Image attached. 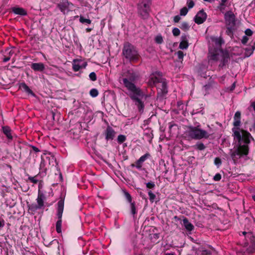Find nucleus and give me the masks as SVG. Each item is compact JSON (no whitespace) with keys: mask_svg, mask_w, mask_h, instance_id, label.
<instances>
[{"mask_svg":"<svg viewBox=\"0 0 255 255\" xmlns=\"http://www.w3.org/2000/svg\"><path fill=\"white\" fill-rule=\"evenodd\" d=\"M241 115L239 111L235 113L234 117L233 128L234 140L235 144L234 150H231V156L236 161L241 157L246 156L249 152V144L251 139H253L248 131L239 128L241 125Z\"/></svg>","mask_w":255,"mask_h":255,"instance_id":"1","label":"nucleus"},{"mask_svg":"<svg viewBox=\"0 0 255 255\" xmlns=\"http://www.w3.org/2000/svg\"><path fill=\"white\" fill-rule=\"evenodd\" d=\"M137 78V74L133 72H128L126 77L123 79V84L129 92L130 98L134 102L140 112H142L144 105L140 99L143 94L140 88L136 86L135 82Z\"/></svg>","mask_w":255,"mask_h":255,"instance_id":"2","label":"nucleus"},{"mask_svg":"<svg viewBox=\"0 0 255 255\" xmlns=\"http://www.w3.org/2000/svg\"><path fill=\"white\" fill-rule=\"evenodd\" d=\"M208 58L209 64L211 65L221 61L220 66H223L228 62L229 55L227 52H224L221 49H213L210 46L209 47Z\"/></svg>","mask_w":255,"mask_h":255,"instance_id":"3","label":"nucleus"},{"mask_svg":"<svg viewBox=\"0 0 255 255\" xmlns=\"http://www.w3.org/2000/svg\"><path fill=\"white\" fill-rule=\"evenodd\" d=\"M149 82L150 85L156 86L163 94L167 93V83L165 79L162 78L161 72L156 71L152 73L150 76Z\"/></svg>","mask_w":255,"mask_h":255,"instance_id":"4","label":"nucleus"},{"mask_svg":"<svg viewBox=\"0 0 255 255\" xmlns=\"http://www.w3.org/2000/svg\"><path fill=\"white\" fill-rule=\"evenodd\" d=\"M123 54L126 59L131 61H137L139 59V54L135 47L129 42L124 44Z\"/></svg>","mask_w":255,"mask_h":255,"instance_id":"5","label":"nucleus"},{"mask_svg":"<svg viewBox=\"0 0 255 255\" xmlns=\"http://www.w3.org/2000/svg\"><path fill=\"white\" fill-rule=\"evenodd\" d=\"M187 135L192 139L207 138L210 134L205 130L195 127H189L186 130Z\"/></svg>","mask_w":255,"mask_h":255,"instance_id":"6","label":"nucleus"},{"mask_svg":"<svg viewBox=\"0 0 255 255\" xmlns=\"http://www.w3.org/2000/svg\"><path fill=\"white\" fill-rule=\"evenodd\" d=\"M64 199H61L57 203V216L58 217V221L56 224V231L58 233H61V226H62V217L64 210Z\"/></svg>","mask_w":255,"mask_h":255,"instance_id":"7","label":"nucleus"},{"mask_svg":"<svg viewBox=\"0 0 255 255\" xmlns=\"http://www.w3.org/2000/svg\"><path fill=\"white\" fill-rule=\"evenodd\" d=\"M150 5V0H141L138 5V12L144 18L148 16Z\"/></svg>","mask_w":255,"mask_h":255,"instance_id":"8","label":"nucleus"},{"mask_svg":"<svg viewBox=\"0 0 255 255\" xmlns=\"http://www.w3.org/2000/svg\"><path fill=\"white\" fill-rule=\"evenodd\" d=\"M225 19L228 26L227 32H231L235 25V16L233 12L229 11L225 14Z\"/></svg>","mask_w":255,"mask_h":255,"instance_id":"9","label":"nucleus"},{"mask_svg":"<svg viewBox=\"0 0 255 255\" xmlns=\"http://www.w3.org/2000/svg\"><path fill=\"white\" fill-rule=\"evenodd\" d=\"M87 65V62L82 59H74L72 62V68L75 72L85 68Z\"/></svg>","mask_w":255,"mask_h":255,"instance_id":"10","label":"nucleus"},{"mask_svg":"<svg viewBox=\"0 0 255 255\" xmlns=\"http://www.w3.org/2000/svg\"><path fill=\"white\" fill-rule=\"evenodd\" d=\"M223 43L222 39L220 37H211L209 41V46L213 48V49H221V46Z\"/></svg>","mask_w":255,"mask_h":255,"instance_id":"11","label":"nucleus"},{"mask_svg":"<svg viewBox=\"0 0 255 255\" xmlns=\"http://www.w3.org/2000/svg\"><path fill=\"white\" fill-rule=\"evenodd\" d=\"M197 255H215L216 251L212 248L206 249L205 247L199 248L196 251Z\"/></svg>","mask_w":255,"mask_h":255,"instance_id":"12","label":"nucleus"},{"mask_svg":"<svg viewBox=\"0 0 255 255\" xmlns=\"http://www.w3.org/2000/svg\"><path fill=\"white\" fill-rule=\"evenodd\" d=\"M72 3L69 2L67 0H62L58 4V7L63 13H67L69 11V6Z\"/></svg>","mask_w":255,"mask_h":255,"instance_id":"13","label":"nucleus"},{"mask_svg":"<svg viewBox=\"0 0 255 255\" xmlns=\"http://www.w3.org/2000/svg\"><path fill=\"white\" fill-rule=\"evenodd\" d=\"M150 154L148 153H145L143 155L141 156L134 164L131 165L132 167H135L138 169H140L142 166L143 163L149 157Z\"/></svg>","mask_w":255,"mask_h":255,"instance_id":"14","label":"nucleus"},{"mask_svg":"<svg viewBox=\"0 0 255 255\" xmlns=\"http://www.w3.org/2000/svg\"><path fill=\"white\" fill-rule=\"evenodd\" d=\"M206 13L203 10H201L195 16L194 21L197 24H201L206 20Z\"/></svg>","mask_w":255,"mask_h":255,"instance_id":"15","label":"nucleus"},{"mask_svg":"<svg viewBox=\"0 0 255 255\" xmlns=\"http://www.w3.org/2000/svg\"><path fill=\"white\" fill-rule=\"evenodd\" d=\"M116 131L111 127L108 126L105 131L106 139L107 140H113L116 135Z\"/></svg>","mask_w":255,"mask_h":255,"instance_id":"16","label":"nucleus"},{"mask_svg":"<svg viewBox=\"0 0 255 255\" xmlns=\"http://www.w3.org/2000/svg\"><path fill=\"white\" fill-rule=\"evenodd\" d=\"M31 68L35 71L42 72L45 69V65L41 62L33 63L31 65Z\"/></svg>","mask_w":255,"mask_h":255,"instance_id":"17","label":"nucleus"},{"mask_svg":"<svg viewBox=\"0 0 255 255\" xmlns=\"http://www.w3.org/2000/svg\"><path fill=\"white\" fill-rule=\"evenodd\" d=\"M45 200L44 195L39 190L38 191V195L36 199L37 205L42 208L44 206V201Z\"/></svg>","mask_w":255,"mask_h":255,"instance_id":"18","label":"nucleus"},{"mask_svg":"<svg viewBox=\"0 0 255 255\" xmlns=\"http://www.w3.org/2000/svg\"><path fill=\"white\" fill-rule=\"evenodd\" d=\"M12 11L15 14L24 16L27 15L26 11L22 7H13L12 8Z\"/></svg>","mask_w":255,"mask_h":255,"instance_id":"19","label":"nucleus"},{"mask_svg":"<svg viewBox=\"0 0 255 255\" xmlns=\"http://www.w3.org/2000/svg\"><path fill=\"white\" fill-rule=\"evenodd\" d=\"M19 89L23 92L26 93L29 95L34 96V93L24 83L20 84L19 86Z\"/></svg>","mask_w":255,"mask_h":255,"instance_id":"20","label":"nucleus"},{"mask_svg":"<svg viewBox=\"0 0 255 255\" xmlns=\"http://www.w3.org/2000/svg\"><path fill=\"white\" fill-rule=\"evenodd\" d=\"M183 224L185 229L188 231H191L194 229V226L189 222L188 220L185 218L183 220Z\"/></svg>","mask_w":255,"mask_h":255,"instance_id":"21","label":"nucleus"},{"mask_svg":"<svg viewBox=\"0 0 255 255\" xmlns=\"http://www.w3.org/2000/svg\"><path fill=\"white\" fill-rule=\"evenodd\" d=\"M2 131L9 139H12V136L11 133V129L8 127L5 126L2 127Z\"/></svg>","mask_w":255,"mask_h":255,"instance_id":"22","label":"nucleus"},{"mask_svg":"<svg viewBox=\"0 0 255 255\" xmlns=\"http://www.w3.org/2000/svg\"><path fill=\"white\" fill-rule=\"evenodd\" d=\"M28 210L32 214H34L37 210L41 209L37 204H31L28 205Z\"/></svg>","mask_w":255,"mask_h":255,"instance_id":"23","label":"nucleus"},{"mask_svg":"<svg viewBox=\"0 0 255 255\" xmlns=\"http://www.w3.org/2000/svg\"><path fill=\"white\" fill-rule=\"evenodd\" d=\"M182 41L179 44V48L181 49H187L188 47V43L186 40V36H182Z\"/></svg>","mask_w":255,"mask_h":255,"instance_id":"24","label":"nucleus"},{"mask_svg":"<svg viewBox=\"0 0 255 255\" xmlns=\"http://www.w3.org/2000/svg\"><path fill=\"white\" fill-rule=\"evenodd\" d=\"M246 252L248 254L255 252V241H253L252 245L246 249Z\"/></svg>","mask_w":255,"mask_h":255,"instance_id":"25","label":"nucleus"},{"mask_svg":"<svg viewBox=\"0 0 255 255\" xmlns=\"http://www.w3.org/2000/svg\"><path fill=\"white\" fill-rule=\"evenodd\" d=\"M255 49V43L252 46H251V47L250 48H247L246 49V55L249 57L251 55H252Z\"/></svg>","mask_w":255,"mask_h":255,"instance_id":"26","label":"nucleus"},{"mask_svg":"<svg viewBox=\"0 0 255 255\" xmlns=\"http://www.w3.org/2000/svg\"><path fill=\"white\" fill-rule=\"evenodd\" d=\"M79 21L82 23H86L90 24L91 23V20L90 19L85 18L82 16H80Z\"/></svg>","mask_w":255,"mask_h":255,"instance_id":"27","label":"nucleus"},{"mask_svg":"<svg viewBox=\"0 0 255 255\" xmlns=\"http://www.w3.org/2000/svg\"><path fill=\"white\" fill-rule=\"evenodd\" d=\"M180 28L181 29L186 31L189 29V25L186 22H183L181 24Z\"/></svg>","mask_w":255,"mask_h":255,"instance_id":"28","label":"nucleus"},{"mask_svg":"<svg viewBox=\"0 0 255 255\" xmlns=\"http://www.w3.org/2000/svg\"><path fill=\"white\" fill-rule=\"evenodd\" d=\"M126 140V136L123 134H120L118 136L117 140L119 143H122Z\"/></svg>","mask_w":255,"mask_h":255,"instance_id":"29","label":"nucleus"},{"mask_svg":"<svg viewBox=\"0 0 255 255\" xmlns=\"http://www.w3.org/2000/svg\"><path fill=\"white\" fill-rule=\"evenodd\" d=\"M99 92L96 89H92L90 91V95L92 97H96L98 95Z\"/></svg>","mask_w":255,"mask_h":255,"instance_id":"30","label":"nucleus"},{"mask_svg":"<svg viewBox=\"0 0 255 255\" xmlns=\"http://www.w3.org/2000/svg\"><path fill=\"white\" fill-rule=\"evenodd\" d=\"M124 193L127 201L130 203H132V198L130 195L126 191H124Z\"/></svg>","mask_w":255,"mask_h":255,"instance_id":"31","label":"nucleus"},{"mask_svg":"<svg viewBox=\"0 0 255 255\" xmlns=\"http://www.w3.org/2000/svg\"><path fill=\"white\" fill-rule=\"evenodd\" d=\"M148 194L149 197V200L151 202H153L156 196L154 194H153L151 191H149L148 192Z\"/></svg>","mask_w":255,"mask_h":255,"instance_id":"32","label":"nucleus"},{"mask_svg":"<svg viewBox=\"0 0 255 255\" xmlns=\"http://www.w3.org/2000/svg\"><path fill=\"white\" fill-rule=\"evenodd\" d=\"M194 147L200 150H202L205 148L204 144L202 143H197Z\"/></svg>","mask_w":255,"mask_h":255,"instance_id":"33","label":"nucleus"},{"mask_svg":"<svg viewBox=\"0 0 255 255\" xmlns=\"http://www.w3.org/2000/svg\"><path fill=\"white\" fill-rule=\"evenodd\" d=\"M188 11V9L187 7H184L180 9V15L185 16L187 14Z\"/></svg>","mask_w":255,"mask_h":255,"instance_id":"34","label":"nucleus"},{"mask_svg":"<svg viewBox=\"0 0 255 255\" xmlns=\"http://www.w3.org/2000/svg\"><path fill=\"white\" fill-rule=\"evenodd\" d=\"M131 213L134 216L136 213L135 204L133 202L130 203Z\"/></svg>","mask_w":255,"mask_h":255,"instance_id":"35","label":"nucleus"},{"mask_svg":"<svg viewBox=\"0 0 255 255\" xmlns=\"http://www.w3.org/2000/svg\"><path fill=\"white\" fill-rule=\"evenodd\" d=\"M172 33L174 36H177L180 35V31L178 28H174L172 30Z\"/></svg>","mask_w":255,"mask_h":255,"instance_id":"36","label":"nucleus"},{"mask_svg":"<svg viewBox=\"0 0 255 255\" xmlns=\"http://www.w3.org/2000/svg\"><path fill=\"white\" fill-rule=\"evenodd\" d=\"M221 160L219 157H216L214 159V164L219 167L221 165Z\"/></svg>","mask_w":255,"mask_h":255,"instance_id":"37","label":"nucleus"},{"mask_svg":"<svg viewBox=\"0 0 255 255\" xmlns=\"http://www.w3.org/2000/svg\"><path fill=\"white\" fill-rule=\"evenodd\" d=\"M155 42L158 44H161L163 42L162 37L161 35H157L155 38Z\"/></svg>","mask_w":255,"mask_h":255,"instance_id":"38","label":"nucleus"},{"mask_svg":"<svg viewBox=\"0 0 255 255\" xmlns=\"http://www.w3.org/2000/svg\"><path fill=\"white\" fill-rule=\"evenodd\" d=\"M89 78L93 81H96L97 80V76L96 73L94 72H91L89 74Z\"/></svg>","mask_w":255,"mask_h":255,"instance_id":"39","label":"nucleus"},{"mask_svg":"<svg viewBox=\"0 0 255 255\" xmlns=\"http://www.w3.org/2000/svg\"><path fill=\"white\" fill-rule=\"evenodd\" d=\"M155 184L152 182H149L146 184V186L147 188L153 189L155 187Z\"/></svg>","mask_w":255,"mask_h":255,"instance_id":"40","label":"nucleus"},{"mask_svg":"<svg viewBox=\"0 0 255 255\" xmlns=\"http://www.w3.org/2000/svg\"><path fill=\"white\" fill-rule=\"evenodd\" d=\"M178 58L180 60H182L184 57V53L182 51H178L177 52Z\"/></svg>","mask_w":255,"mask_h":255,"instance_id":"41","label":"nucleus"},{"mask_svg":"<svg viewBox=\"0 0 255 255\" xmlns=\"http://www.w3.org/2000/svg\"><path fill=\"white\" fill-rule=\"evenodd\" d=\"M28 180L34 184H36L38 182V180L36 179V177H29Z\"/></svg>","mask_w":255,"mask_h":255,"instance_id":"42","label":"nucleus"},{"mask_svg":"<svg viewBox=\"0 0 255 255\" xmlns=\"http://www.w3.org/2000/svg\"><path fill=\"white\" fill-rule=\"evenodd\" d=\"M221 175L220 173H217L214 177L213 179L215 181H218L221 179Z\"/></svg>","mask_w":255,"mask_h":255,"instance_id":"43","label":"nucleus"},{"mask_svg":"<svg viewBox=\"0 0 255 255\" xmlns=\"http://www.w3.org/2000/svg\"><path fill=\"white\" fill-rule=\"evenodd\" d=\"M248 40H249V38L247 37V36L244 35L242 38V42L243 44H246L247 43Z\"/></svg>","mask_w":255,"mask_h":255,"instance_id":"44","label":"nucleus"},{"mask_svg":"<svg viewBox=\"0 0 255 255\" xmlns=\"http://www.w3.org/2000/svg\"><path fill=\"white\" fill-rule=\"evenodd\" d=\"M187 5L189 8H192L194 5V2L193 0L187 1Z\"/></svg>","mask_w":255,"mask_h":255,"instance_id":"45","label":"nucleus"},{"mask_svg":"<svg viewBox=\"0 0 255 255\" xmlns=\"http://www.w3.org/2000/svg\"><path fill=\"white\" fill-rule=\"evenodd\" d=\"M245 34L247 36H251L253 34V31L250 29H247L245 31Z\"/></svg>","mask_w":255,"mask_h":255,"instance_id":"46","label":"nucleus"},{"mask_svg":"<svg viewBox=\"0 0 255 255\" xmlns=\"http://www.w3.org/2000/svg\"><path fill=\"white\" fill-rule=\"evenodd\" d=\"M180 19H181V18H180V16L179 15H176L174 17V21L175 22H178L179 21Z\"/></svg>","mask_w":255,"mask_h":255,"instance_id":"47","label":"nucleus"},{"mask_svg":"<svg viewBox=\"0 0 255 255\" xmlns=\"http://www.w3.org/2000/svg\"><path fill=\"white\" fill-rule=\"evenodd\" d=\"M4 221L2 220H0V228H2L4 226Z\"/></svg>","mask_w":255,"mask_h":255,"instance_id":"48","label":"nucleus"},{"mask_svg":"<svg viewBox=\"0 0 255 255\" xmlns=\"http://www.w3.org/2000/svg\"><path fill=\"white\" fill-rule=\"evenodd\" d=\"M32 147L33 150L36 152H39L40 151L39 149L35 146H33Z\"/></svg>","mask_w":255,"mask_h":255,"instance_id":"49","label":"nucleus"},{"mask_svg":"<svg viewBox=\"0 0 255 255\" xmlns=\"http://www.w3.org/2000/svg\"><path fill=\"white\" fill-rule=\"evenodd\" d=\"M9 60H10L9 57H4L3 58V61L4 62H6L8 61Z\"/></svg>","mask_w":255,"mask_h":255,"instance_id":"50","label":"nucleus"},{"mask_svg":"<svg viewBox=\"0 0 255 255\" xmlns=\"http://www.w3.org/2000/svg\"><path fill=\"white\" fill-rule=\"evenodd\" d=\"M242 234L244 235H246V234H247L248 237H249V236L251 237V235H252V233H247L246 232H243Z\"/></svg>","mask_w":255,"mask_h":255,"instance_id":"51","label":"nucleus"},{"mask_svg":"<svg viewBox=\"0 0 255 255\" xmlns=\"http://www.w3.org/2000/svg\"><path fill=\"white\" fill-rule=\"evenodd\" d=\"M253 129L255 131V122L254 123V124L252 126Z\"/></svg>","mask_w":255,"mask_h":255,"instance_id":"52","label":"nucleus"},{"mask_svg":"<svg viewBox=\"0 0 255 255\" xmlns=\"http://www.w3.org/2000/svg\"><path fill=\"white\" fill-rule=\"evenodd\" d=\"M165 255H175L174 253H167Z\"/></svg>","mask_w":255,"mask_h":255,"instance_id":"53","label":"nucleus"},{"mask_svg":"<svg viewBox=\"0 0 255 255\" xmlns=\"http://www.w3.org/2000/svg\"><path fill=\"white\" fill-rule=\"evenodd\" d=\"M228 0H222V3L224 4Z\"/></svg>","mask_w":255,"mask_h":255,"instance_id":"54","label":"nucleus"},{"mask_svg":"<svg viewBox=\"0 0 255 255\" xmlns=\"http://www.w3.org/2000/svg\"><path fill=\"white\" fill-rule=\"evenodd\" d=\"M86 30L87 32H90L91 30V28H87Z\"/></svg>","mask_w":255,"mask_h":255,"instance_id":"55","label":"nucleus"},{"mask_svg":"<svg viewBox=\"0 0 255 255\" xmlns=\"http://www.w3.org/2000/svg\"><path fill=\"white\" fill-rule=\"evenodd\" d=\"M252 237H253V239H252V242L253 241H255V237L254 236H252Z\"/></svg>","mask_w":255,"mask_h":255,"instance_id":"56","label":"nucleus"},{"mask_svg":"<svg viewBox=\"0 0 255 255\" xmlns=\"http://www.w3.org/2000/svg\"><path fill=\"white\" fill-rule=\"evenodd\" d=\"M253 200L255 201V195L252 196Z\"/></svg>","mask_w":255,"mask_h":255,"instance_id":"57","label":"nucleus"},{"mask_svg":"<svg viewBox=\"0 0 255 255\" xmlns=\"http://www.w3.org/2000/svg\"><path fill=\"white\" fill-rule=\"evenodd\" d=\"M42 164H43V163H42V161H41V164H40V167H42Z\"/></svg>","mask_w":255,"mask_h":255,"instance_id":"58","label":"nucleus"},{"mask_svg":"<svg viewBox=\"0 0 255 255\" xmlns=\"http://www.w3.org/2000/svg\"><path fill=\"white\" fill-rule=\"evenodd\" d=\"M254 110L255 111V106H254Z\"/></svg>","mask_w":255,"mask_h":255,"instance_id":"59","label":"nucleus"}]
</instances>
